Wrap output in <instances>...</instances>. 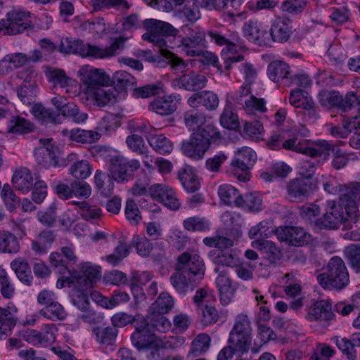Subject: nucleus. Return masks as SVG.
Listing matches in <instances>:
<instances>
[{"instance_id": "nucleus-1", "label": "nucleus", "mask_w": 360, "mask_h": 360, "mask_svg": "<svg viewBox=\"0 0 360 360\" xmlns=\"http://www.w3.org/2000/svg\"><path fill=\"white\" fill-rule=\"evenodd\" d=\"M283 147L284 149L307 155L299 163L298 171L302 176L301 178L309 179H311L316 171L318 161L315 158L322 155L326 158L330 149V143L325 140H319L313 146H311L307 140L297 138L285 140L283 143Z\"/></svg>"}, {"instance_id": "nucleus-2", "label": "nucleus", "mask_w": 360, "mask_h": 360, "mask_svg": "<svg viewBox=\"0 0 360 360\" xmlns=\"http://www.w3.org/2000/svg\"><path fill=\"white\" fill-rule=\"evenodd\" d=\"M126 39L122 37H117L110 46L102 48L84 43L79 39L66 37L61 39L59 51L65 54H78L82 57L104 59L120 54L124 49Z\"/></svg>"}, {"instance_id": "nucleus-3", "label": "nucleus", "mask_w": 360, "mask_h": 360, "mask_svg": "<svg viewBox=\"0 0 360 360\" xmlns=\"http://www.w3.org/2000/svg\"><path fill=\"white\" fill-rule=\"evenodd\" d=\"M319 284L326 289L341 290L349 283L347 269L342 258L333 257L326 266L325 271L317 276Z\"/></svg>"}, {"instance_id": "nucleus-4", "label": "nucleus", "mask_w": 360, "mask_h": 360, "mask_svg": "<svg viewBox=\"0 0 360 360\" xmlns=\"http://www.w3.org/2000/svg\"><path fill=\"white\" fill-rule=\"evenodd\" d=\"M207 34L212 42L220 46H225L221 50V58L226 70L233 68V64L239 63L244 60L243 55L239 53L238 51L240 40L238 34L233 33L226 36L219 31L211 30Z\"/></svg>"}, {"instance_id": "nucleus-5", "label": "nucleus", "mask_w": 360, "mask_h": 360, "mask_svg": "<svg viewBox=\"0 0 360 360\" xmlns=\"http://www.w3.org/2000/svg\"><path fill=\"white\" fill-rule=\"evenodd\" d=\"M348 211L346 204H342L340 199L338 202L333 200L327 201L324 214L325 226L330 229H337L342 224V229H352L353 224L358 222L357 214L349 213Z\"/></svg>"}, {"instance_id": "nucleus-6", "label": "nucleus", "mask_w": 360, "mask_h": 360, "mask_svg": "<svg viewBox=\"0 0 360 360\" xmlns=\"http://www.w3.org/2000/svg\"><path fill=\"white\" fill-rule=\"evenodd\" d=\"M143 25L147 30L142 36L143 39L153 43L161 50L168 46L165 37H175L179 33V30L171 24L155 19H146Z\"/></svg>"}, {"instance_id": "nucleus-7", "label": "nucleus", "mask_w": 360, "mask_h": 360, "mask_svg": "<svg viewBox=\"0 0 360 360\" xmlns=\"http://www.w3.org/2000/svg\"><path fill=\"white\" fill-rule=\"evenodd\" d=\"M77 268L78 270L70 272L67 279L76 289L88 290L101 277V267L91 262L81 263Z\"/></svg>"}, {"instance_id": "nucleus-8", "label": "nucleus", "mask_w": 360, "mask_h": 360, "mask_svg": "<svg viewBox=\"0 0 360 360\" xmlns=\"http://www.w3.org/2000/svg\"><path fill=\"white\" fill-rule=\"evenodd\" d=\"M182 31L186 35L181 39V44L185 53L188 56H198L202 49L207 47L206 34L200 27L191 28L188 25L182 27Z\"/></svg>"}, {"instance_id": "nucleus-9", "label": "nucleus", "mask_w": 360, "mask_h": 360, "mask_svg": "<svg viewBox=\"0 0 360 360\" xmlns=\"http://www.w3.org/2000/svg\"><path fill=\"white\" fill-rule=\"evenodd\" d=\"M140 167L139 160L128 159L124 156H115L110 160V172L117 183L127 182Z\"/></svg>"}, {"instance_id": "nucleus-10", "label": "nucleus", "mask_w": 360, "mask_h": 360, "mask_svg": "<svg viewBox=\"0 0 360 360\" xmlns=\"http://www.w3.org/2000/svg\"><path fill=\"white\" fill-rule=\"evenodd\" d=\"M176 269L200 281L205 274V266L199 255L193 252H184L178 257Z\"/></svg>"}, {"instance_id": "nucleus-11", "label": "nucleus", "mask_w": 360, "mask_h": 360, "mask_svg": "<svg viewBox=\"0 0 360 360\" xmlns=\"http://www.w3.org/2000/svg\"><path fill=\"white\" fill-rule=\"evenodd\" d=\"M30 12L13 9L6 14V18L1 20L4 22L3 32L6 34L15 35L31 30L32 24L29 20Z\"/></svg>"}, {"instance_id": "nucleus-12", "label": "nucleus", "mask_w": 360, "mask_h": 360, "mask_svg": "<svg viewBox=\"0 0 360 360\" xmlns=\"http://www.w3.org/2000/svg\"><path fill=\"white\" fill-rule=\"evenodd\" d=\"M257 160L256 153L249 147H242L238 149L231 161V169L235 172H242L244 174H238V179L245 182L249 180L248 172L254 166Z\"/></svg>"}, {"instance_id": "nucleus-13", "label": "nucleus", "mask_w": 360, "mask_h": 360, "mask_svg": "<svg viewBox=\"0 0 360 360\" xmlns=\"http://www.w3.org/2000/svg\"><path fill=\"white\" fill-rule=\"evenodd\" d=\"M34 74L35 71L32 68L17 73V77L23 80L22 83L16 89L17 96L26 105L34 103L37 96V85L32 82Z\"/></svg>"}, {"instance_id": "nucleus-14", "label": "nucleus", "mask_w": 360, "mask_h": 360, "mask_svg": "<svg viewBox=\"0 0 360 360\" xmlns=\"http://www.w3.org/2000/svg\"><path fill=\"white\" fill-rule=\"evenodd\" d=\"M52 139H40L42 145L35 150V158L37 163L44 167H61L64 164L59 162V150L51 142Z\"/></svg>"}, {"instance_id": "nucleus-15", "label": "nucleus", "mask_w": 360, "mask_h": 360, "mask_svg": "<svg viewBox=\"0 0 360 360\" xmlns=\"http://www.w3.org/2000/svg\"><path fill=\"white\" fill-rule=\"evenodd\" d=\"M288 199L290 202H301L309 198L313 193L311 179L295 178L286 184Z\"/></svg>"}, {"instance_id": "nucleus-16", "label": "nucleus", "mask_w": 360, "mask_h": 360, "mask_svg": "<svg viewBox=\"0 0 360 360\" xmlns=\"http://www.w3.org/2000/svg\"><path fill=\"white\" fill-rule=\"evenodd\" d=\"M79 75L82 82L87 86L89 93L97 86L108 85L110 82V77L103 70L89 65L82 66Z\"/></svg>"}, {"instance_id": "nucleus-17", "label": "nucleus", "mask_w": 360, "mask_h": 360, "mask_svg": "<svg viewBox=\"0 0 360 360\" xmlns=\"http://www.w3.org/2000/svg\"><path fill=\"white\" fill-rule=\"evenodd\" d=\"M274 232L280 241L292 246H302L309 238L302 228L297 226H279Z\"/></svg>"}, {"instance_id": "nucleus-18", "label": "nucleus", "mask_w": 360, "mask_h": 360, "mask_svg": "<svg viewBox=\"0 0 360 360\" xmlns=\"http://www.w3.org/2000/svg\"><path fill=\"white\" fill-rule=\"evenodd\" d=\"M61 253L53 252L49 256V259L52 267H53L59 274H63L65 272H71L68 268V264H75L77 261V257L75 252L73 245L63 246L60 248Z\"/></svg>"}, {"instance_id": "nucleus-19", "label": "nucleus", "mask_w": 360, "mask_h": 360, "mask_svg": "<svg viewBox=\"0 0 360 360\" xmlns=\"http://www.w3.org/2000/svg\"><path fill=\"white\" fill-rule=\"evenodd\" d=\"M155 335L149 328L145 319H141L135 326V331L131 334V340L133 345L139 350L147 348L155 342Z\"/></svg>"}, {"instance_id": "nucleus-20", "label": "nucleus", "mask_w": 360, "mask_h": 360, "mask_svg": "<svg viewBox=\"0 0 360 360\" xmlns=\"http://www.w3.org/2000/svg\"><path fill=\"white\" fill-rule=\"evenodd\" d=\"M153 198L162 202L167 207L176 210L180 207L181 202L177 198L175 192L165 184H154L149 188Z\"/></svg>"}, {"instance_id": "nucleus-21", "label": "nucleus", "mask_w": 360, "mask_h": 360, "mask_svg": "<svg viewBox=\"0 0 360 360\" xmlns=\"http://www.w3.org/2000/svg\"><path fill=\"white\" fill-rule=\"evenodd\" d=\"M266 74L269 79L275 83L284 86L291 85L290 68L282 60L271 61L267 67Z\"/></svg>"}, {"instance_id": "nucleus-22", "label": "nucleus", "mask_w": 360, "mask_h": 360, "mask_svg": "<svg viewBox=\"0 0 360 360\" xmlns=\"http://www.w3.org/2000/svg\"><path fill=\"white\" fill-rule=\"evenodd\" d=\"M207 83V77L193 71L184 74L172 81L173 87L183 88L187 91H195L203 89Z\"/></svg>"}, {"instance_id": "nucleus-23", "label": "nucleus", "mask_w": 360, "mask_h": 360, "mask_svg": "<svg viewBox=\"0 0 360 360\" xmlns=\"http://www.w3.org/2000/svg\"><path fill=\"white\" fill-rule=\"evenodd\" d=\"M207 149V141L202 139L196 132L193 133L190 139L181 144L182 153L193 160L202 159Z\"/></svg>"}, {"instance_id": "nucleus-24", "label": "nucleus", "mask_w": 360, "mask_h": 360, "mask_svg": "<svg viewBox=\"0 0 360 360\" xmlns=\"http://www.w3.org/2000/svg\"><path fill=\"white\" fill-rule=\"evenodd\" d=\"M181 96L177 94L166 95L155 98L149 105V110L160 115H169L177 109Z\"/></svg>"}, {"instance_id": "nucleus-25", "label": "nucleus", "mask_w": 360, "mask_h": 360, "mask_svg": "<svg viewBox=\"0 0 360 360\" xmlns=\"http://www.w3.org/2000/svg\"><path fill=\"white\" fill-rule=\"evenodd\" d=\"M41 332L30 330L26 335L27 342L32 345H41L46 347L56 341L58 329L53 323L44 325Z\"/></svg>"}, {"instance_id": "nucleus-26", "label": "nucleus", "mask_w": 360, "mask_h": 360, "mask_svg": "<svg viewBox=\"0 0 360 360\" xmlns=\"http://www.w3.org/2000/svg\"><path fill=\"white\" fill-rule=\"evenodd\" d=\"M269 32L274 41L286 42L293 32L291 20L283 17L276 18L271 22Z\"/></svg>"}, {"instance_id": "nucleus-27", "label": "nucleus", "mask_w": 360, "mask_h": 360, "mask_svg": "<svg viewBox=\"0 0 360 360\" xmlns=\"http://www.w3.org/2000/svg\"><path fill=\"white\" fill-rule=\"evenodd\" d=\"M18 309L13 304L0 307V339L6 338L16 325Z\"/></svg>"}, {"instance_id": "nucleus-28", "label": "nucleus", "mask_w": 360, "mask_h": 360, "mask_svg": "<svg viewBox=\"0 0 360 360\" xmlns=\"http://www.w3.org/2000/svg\"><path fill=\"white\" fill-rule=\"evenodd\" d=\"M153 61L159 68H165L169 65L171 69L175 73L183 72L187 67L183 59L167 49H162L161 55L153 59Z\"/></svg>"}, {"instance_id": "nucleus-29", "label": "nucleus", "mask_w": 360, "mask_h": 360, "mask_svg": "<svg viewBox=\"0 0 360 360\" xmlns=\"http://www.w3.org/2000/svg\"><path fill=\"white\" fill-rule=\"evenodd\" d=\"M332 304L327 300L314 302L308 310L307 318L309 321H330L333 319Z\"/></svg>"}, {"instance_id": "nucleus-30", "label": "nucleus", "mask_w": 360, "mask_h": 360, "mask_svg": "<svg viewBox=\"0 0 360 360\" xmlns=\"http://www.w3.org/2000/svg\"><path fill=\"white\" fill-rule=\"evenodd\" d=\"M153 278V274L148 271H134L131 278V289L134 299L139 302L145 299V293L141 286L145 285Z\"/></svg>"}, {"instance_id": "nucleus-31", "label": "nucleus", "mask_w": 360, "mask_h": 360, "mask_svg": "<svg viewBox=\"0 0 360 360\" xmlns=\"http://www.w3.org/2000/svg\"><path fill=\"white\" fill-rule=\"evenodd\" d=\"M170 282L176 292L181 295H186L188 290L193 291L199 281L176 269V272L170 277Z\"/></svg>"}, {"instance_id": "nucleus-32", "label": "nucleus", "mask_w": 360, "mask_h": 360, "mask_svg": "<svg viewBox=\"0 0 360 360\" xmlns=\"http://www.w3.org/2000/svg\"><path fill=\"white\" fill-rule=\"evenodd\" d=\"M251 245L264 254L267 259L271 263H276L282 257L281 250L271 240L257 239L252 241Z\"/></svg>"}, {"instance_id": "nucleus-33", "label": "nucleus", "mask_w": 360, "mask_h": 360, "mask_svg": "<svg viewBox=\"0 0 360 360\" xmlns=\"http://www.w3.org/2000/svg\"><path fill=\"white\" fill-rule=\"evenodd\" d=\"M12 184L16 190L27 193L34 185L32 172L25 167L17 169L13 175Z\"/></svg>"}, {"instance_id": "nucleus-34", "label": "nucleus", "mask_w": 360, "mask_h": 360, "mask_svg": "<svg viewBox=\"0 0 360 360\" xmlns=\"http://www.w3.org/2000/svg\"><path fill=\"white\" fill-rule=\"evenodd\" d=\"M66 161L68 163H72L69 171L75 179H84L91 175V168L89 162L85 160H78L75 153L68 155Z\"/></svg>"}, {"instance_id": "nucleus-35", "label": "nucleus", "mask_w": 360, "mask_h": 360, "mask_svg": "<svg viewBox=\"0 0 360 360\" xmlns=\"http://www.w3.org/2000/svg\"><path fill=\"white\" fill-rule=\"evenodd\" d=\"M189 0L188 4H185L182 8L179 10V14L181 18H185L188 22L193 23L200 18L199 5L205 8H210V0Z\"/></svg>"}, {"instance_id": "nucleus-36", "label": "nucleus", "mask_w": 360, "mask_h": 360, "mask_svg": "<svg viewBox=\"0 0 360 360\" xmlns=\"http://www.w3.org/2000/svg\"><path fill=\"white\" fill-rule=\"evenodd\" d=\"M178 179L183 188L189 193H194L200 188L199 179L193 168L186 165L178 172Z\"/></svg>"}, {"instance_id": "nucleus-37", "label": "nucleus", "mask_w": 360, "mask_h": 360, "mask_svg": "<svg viewBox=\"0 0 360 360\" xmlns=\"http://www.w3.org/2000/svg\"><path fill=\"white\" fill-rule=\"evenodd\" d=\"M344 190L345 192L340 198L342 204H346L349 213L357 214L356 200H360V183H351L347 187L345 186Z\"/></svg>"}, {"instance_id": "nucleus-38", "label": "nucleus", "mask_w": 360, "mask_h": 360, "mask_svg": "<svg viewBox=\"0 0 360 360\" xmlns=\"http://www.w3.org/2000/svg\"><path fill=\"white\" fill-rule=\"evenodd\" d=\"M219 276L216 279V285L219 292V300L223 305L229 304L233 296L234 289L233 288L230 279L225 275L221 274L219 267L214 269Z\"/></svg>"}, {"instance_id": "nucleus-39", "label": "nucleus", "mask_w": 360, "mask_h": 360, "mask_svg": "<svg viewBox=\"0 0 360 360\" xmlns=\"http://www.w3.org/2000/svg\"><path fill=\"white\" fill-rule=\"evenodd\" d=\"M218 195L225 205L236 207L243 205V198L238 190L232 185L220 186L218 189Z\"/></svg>"}, {"instance_id": "nucleus-40", "label": "nucleus", "mask_w": 360, "mask_h": 360, "mask_svg": "<svg viewBox=\"0 0 360 360\" xmlns=\"http://www.w3.org/2000/svg\"><path fill=\"white\" fill-rule=\"evenodd\" d=\"M98 106H105L116 101L117 93L114 88L97 86L89 93Z\"/></svg>"}, {"instance_id": "nucleus-41", "label": "nucleus", "mask_w": 360, "mask_h": 360, "mask_svg": "<svg viewBox=\"0 0 360 360\" xmlns=\"http://www.w3.org/2000/svg\"><path fill=\"white\" fill-rule=\"evenodd\" d=\"M252 335L229 333L228 345L239 356L248 353L252 345Z\"/></svg>"}, {"instance_id": "nucleus-42", "label": "nucleus", "mask_w": 360, "mask_h": 360, "mask_svg": "<svg viewBox=\"0 0 360 360\" xmlns=\"http://www.w3.org/2000/svg\"><path fill=\"white\" fill-rule=\"evenodd\" d=\"M31 113L43 124L60 122L61 117L58 112L45 108L41 103L34 104L31 109Z\"/></svg>"}, {"instance_id": "nucleus-43", "label": "nucleus", "mask_w": 360, "mask_h": 360, "mask_svg": "<svg viewBox=\"0 0 360 360\" xmlns=\"http://www.w3.org/2000/svg\"><path fill=\"white\" fill-rule=\"evenodd\" d=\"M11 267L22 283L27 285H31L33 277L31 269L26 259L23 258L15 259L11 262Z\"/></svg>"}, {"instance_id": "nucleus-44", "label": "nucleus", "mask_w": 360, "mask_h": 360, "mask_svg": "<svg viewBox=\"0 0 360 360\" xmlns=\"http://www.w3.org/2000/svg\"><path fill=\"white\" fill-rule=\"evenodd\" d=\"M114 179L112 175L101 170H97L94 175L96 188L101 195L107 197L112 193L114 190Z\"/></svg>"}, {"instance_id": "nucleus-45", "label": "nucleus", "mask_w": 360, "mask_h": 360, "mask_svg": "<svg viewBox=\"0 0 360 360\" xmlns=\"http://www.w3.org/2000/svg\"><path fill=\"white\" fill-rule=\"evenodd\" d=\"M55 240L52 231H44L39 233L32 243V249L38 255L46 253Z\"/></svg>"}, {"instance_id": "nucleus-46", "label": "nucleus", "mask_w": 360, "mask_h": 360, "mask_svg": "<svg viewBox=\"0 0 360 360\" xmlns=\"http://www.w3.org/2000/svg\"><path fill=\"white\" fill-rule=\"evenodd\" d=\"M243 31L244 37L250 41L257 44L264 41L266 31L261 29L260 25L257 21L250 20L245 22Z\"/></svg>"}, {"instance_id": "nucleus-47", "label": "nucleus", "mask_w": 360, "mask_h": 360, "mask_svg": "<svg viewBox=\"0 0 360 360\" xmlns=\"http://www.w3.org/2000/svg\"><path fill=\"white\" fill-rule=\"evenodd\" d=\"M96 341L103 345H112L116 340L118 330L113 326L96 327L93 329Z\"/></svg>"}, {"instance_id": "nucleus-48", "label": "nucleus", "mask_w": 360, "mask_h": 360, "mask_svg": "<svg viewBox=\"0 0 360 360\" xmlns=\"http://www.w3.org/2000/svg\"><path fill=\"white\" fill-rule=\"evenodd\" d=\"M20 250L17 237L12 233L0 231V253H17Z\"/></svg>"}, {"instance_id": "nucleus-49", "label": "nucleus", "mask_w": 360, "mask_h": 360, "mask_svg": "<svg viewBox=\"0 0 360 360\" xmlns=\"http://www.w3.org/2000/svg\"><path fill=\"white\" fill-rule=\"evenodd\" d=\"M206 117L203 112L198 109H191L184 113V122L188 130H195L200 129V127L205 124Z\"/></svg>"}, {"instance_id": "nucleus-50", "label": "nucleus", "mask_w": 360, "mask_h": 360, "mask_svg": "<svg viewBox=\"0 0 360 360\" xmlns=\"http://www.w3.org/2000/svg\"><path fill=\"white\" fill-rule=\"evenodd\" d=\"M39 314L51 321L64 320L67 316L64 307L56 301L40 309Z\"/></svg>"}, {"instance_id": "nucleus-51", "label": "nucleus", "mask_w": 360, "mask_h": 360, "mask_svg": "<svg viewBox=\"0 0 360 360\" xmlns=\"http://www.w3.org/2000/svg\"><path fill=\"white\" fill-rule=\"evenodd\" d=\"M34 125L28 120L20 116L12 117L8 124V131L17 134H25L32 131Z\"/></svg>"}, {"instance_id": "nucleus-52", "label": "nucleus", "mask_w": 360, "mask_h": 360, "mask_svg": "<svg viewBox=\"0 0 360 360\" xmlns=\"http://www.w3.org/2000/svg\"><path fill=\"white\" fill-rule=\"evenodd\" d=\"M147 139L150 146L160 154H169L173 150L172 143L162 134L151 135Z\"/></svg>"}, {"instance_id": "nucleus-53", "label": "nucleus", "mask_w": 360, "mask_h": 360, "mask_svg": "<svg viewBox=\"0 0 360 360\" xmlns=\"http://www.w3.org/2000/svg\"><path fill=\"white\" fill-rule=\"evenodd\" d=\"M230 333L252 335V322L246 314L240 313L236 316Z\"/></svg>"}, {"instance_id": "nucleus-54", "label": "nucleus", "mask_w": 360, "mask_h": 360, "mask_svg": "<svg viewBox=\"0 0 360 360\" xmlns=\"http://www.w3.org/2000/svg\"><path fill=\"white\" fill-rule=\"evenodd\" d=\"M174 307L173 298L167 292H162L154 302L150 309L153 312L166 314Z\"/></svg>"}, {"instance_id": "nucleus-55", "label": "nucleus", "mask_w": 360, "mask_h": 360, "mask_svg": "<svg viewBox=\"0 0 360 360\" xmlns=\"http://www.w3.org/2000/svg\"><path fill=\"white\" fill-rule=\"evenodd\" d=\"M46 76L49 80L53 84L54 86H58L61 88L70 85L72 80L68 77L65 72L60 69L49 68L46 71Z\"/></svg>"}, {"instance_id": "nucleus-56", "label": "nucleus", "mask_w": 360, "mask_h": 360, "mask_svg": "<svg viewBox=\"0 0 360 360\" xmlns=\"http://www.w3.org/2000/svg\"><path fill=\"white\" fill-rule=\"evenodd\" d=\"M221 125L228 129H236L239 126L238 115L233 110L229 104H226L220 116Z\"/></svg>"}, {"instance_id": "nucleus-57", "label": "nucleus", "mask_w": 360, "mask_h": 360, "mask_svg": "<svg viewBox=\"0 0 360 360\" xmlns=\"http://www.w3.org/2000/svg\"><path fill=\"white\" fill-rule=\"evenodd\" d=\"M148 324L149 328L153 330V333L155 331L166 333L169 330L172 326L168 319L164 316V314L153 311L150 317V322Z\"/></svg>"}, {"instance_id": "nucleus-58", "label": "nucleus", "mask_w": 360, "mask_h": 360, "mask_svg": "<svg viewBox=\"0 0 360 360\" xmlns=\"http://www.w3.org/2000/svg\"><path fill=\"white\" fill-rule=\"evenodd\" d=\"M210 256H214L213 262L215 264L235 268L236 266L240 264V259L231 253L228 252H211Z\"/></svg>"}, {"instance_id": "nucleus-59", "label": "nucleus", "mask_w": 360, "mask_h": 360, "mask_svg": "<svg viewBox=\"0 0 360 360\" xmlns=\"http://www.w3.org/2000/svg\"><path fill=\"white\" fill-rule=\"evenodd\" d=\"M211 338L205 333L199 334L192 342L190 352L194 356L205 353L210 346Z\"/></svg>"}, {"instance_id": "nucleus-60", "label": "nucleus", "mask_w": 360, "mask_h": 360, "mask_svg": "<svg viewBox=\"0 0 360 360\" xmlns=\"http://www.w3.org/2000/svg\"><path fill=\"white\" fill-rule=\"evenodd\" d=\"M79 213L86 221H93L99 219L101 216V210L95 205H91L87 202H77Z\"/></svg>"}, {"instance_id": "nucleus-61", "label": "nucleus", "mask_w": 360, "mask_h": 360, "mask_svg": "<svg viewBox=\"0 0 360 360\" xmlns=\"http://www.w3.org/2000/svg\"><path fill=\"white\" fill-rule=\"evenodd\" d=\"M112 82L120 89L132 87L136 84V79L124 70L115 72L112 77Z\"/></svg>"}, {"instance_id": "nucleus-62", "label": "nucleus", "mask_w": 360, "mask_h": 360, "mask_svg": "<svg viewBox=\"0 0 360 360\" xmlns=\"http://www.w3.org/2000/svg\"><path fill=\"white\" fill-rule=\"evenodd\" d=\"M183 224L189 231H205L209 230L210 223L204 217H191L184 220Z\"/></svg>"}, {"instance_id": "nucleus-63", "label": "nucleus", "mask_w": 360, "mask_h": 360, "mask_svg": "<svg viewBox=\"0 0 360 360\" xmlns=\"http://www.w3.org/2000/svg\"><path fill=\"white\" fill-rule=\"evenodd\" d=\"M120 126V121L114 115H108L102 118L98 125L101 134H110Z\"/></svg>"}, {"instance_id": "nucleus-64", "label": "nucleus", "mask_w": 360, "mask_h": 360, "mask_svg": "<svg viewBox=\"0 0 360 360\" xmlns=\"http://www.w3.org/2000/svg\"><path fill=\"white\" fill-rule=\"evenodd\" d=\"M234 64L238 68L240 74L244 79V84L252 85L255 83L257 76L258 71L255 65L249 62H243L240 65Z\"/></svg>"}]
</instances>
